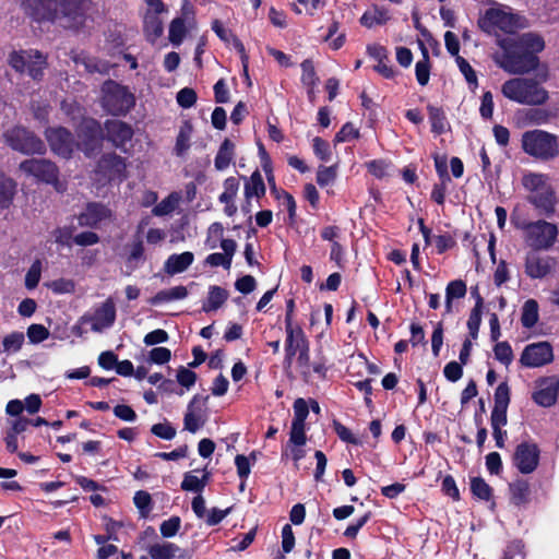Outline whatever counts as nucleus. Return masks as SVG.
Listing matches in <instances>:
<instances>
[{"mask_svg":"<svg viewBox=\"0 0 559 559\" xmlns=\"http://www.w3.org/2000/svg\"><path fill=\"white\" fill-rule=\"evenodd\" d=\"M24 12L37 22H63L66 27L83 25L91 0H19Z\"/></svg>","mask_w":559,"mask_h":559,"instance_id":"f257e3e1","label":"nucleus"},{"mask_svg":"<svg viewBox=\"0 0 559 559\" xmlns=\"http://www.w3.org/2000/svg\"><path fill=\"white\" fill-rule=\"evenodd\" d=\"M521 183L527 192L526 200L539 214L551 216L556 211V191L547 174L525 170Z\"/></svg>","mask_w":559,"mask_h":559,"instance_id":"f03ea898","label":"nucleus"},{"mask_svg":"<svg viewBox=\"0 0 559 559\" xmlns=\"http://www.w3.org/2000/svg\"><path fill=\"white\" fill-rule=\"evenodd\" d=\"M503 96L512 102L536 106L548 99V92L535 79L515 78L506 81L501 86Z\"/></svg>","mask_w":559,"mask_h":559,"instance_id":"7ed1b4c3","label":"nucleus"},{"mask_svg":"<svg viewBox=\"0 0 559 559\" xmlns=\"http://www.w3.org/2000/svg\"><path fill=\"white\" fill-rule=\"evenodd\" d=\"M511 222L515 228L523 230L524 241L533 250H548L557 241L559 231L558 227L552 223L544 219L524 222L513 216Z\"/></svg>","mask_w":559,"mask_h":559,"instance_id":"20e7f679","label":"nucleus"},{"mask_svg":"<svg viewBox=\"0 0 559 559\" xmlns=\"http://www.w3.org/2000/svg\"><path fill=\"white\" fill-rule=\"evenodd\" d=\"M521 146L524 153L542 162L555 159L559 155L558 138L539 129L525 131Z\"/></svg>","mask_w":559,"mask_h":559,"instance_id":"39448f33","label":"nucleus"},{"mask_svg":"<svg viewBox=\"0 0 559 559\" xmlns=\"http://www.w3.org/2000/svg\"><path fill=\"white\" fill-rule=\"evenodd\" d=\"M501 47L503 48V52L497 56L495 60L506 72L511 74H524L538 67V57L519 48L513 40H503Z\"/></svg>","mask_w":559,"mask_h":559,"instance_id":"423d86ee","label":"nucleus"},{"mask_svg":"<svg viewBox=\"0 0 559 559\" xmlns=\"http://www.w3.org/2000/svg\"><path fill=\"white\" fill-rule=\"evenodd\" d=\"M102 92L103 107L114 116L126 115L135 105L134 95L127 87L114 81L105 82Z\"/></svg>","mask_w":559,"mask_h":559,"instance_id":"0eeeda50","label":"nucleus"},{"mask_svg":"<svg viewBox=\"0 0 559 559\" xmlns=\"http://www.w3.org/2000/svg\"><path fill=\"white\" fill-rule=\"evenodd\" d=\"M9 64L16 72L27 73L34 80H41L47 60L40 51L28 49L11 52Z\"/></svg>","mask_w":559,"mask_h":559,"instance_id":"6e6552de","label":"nucleus"},{"mask_svg":"<svg viewBox=\"0 0 559 559\" xmlns=\"http://www.w3.org/2000/svg\"><path fill=\"white\" fill-rule=\"evenodd\" d=\"M3 138L12 150L22 154H44L46 151L45 143L23 127H14L7 130Z\"/></svg>","mask_w":559,"mask_h":559,"instance_id":"1a4fd4ad","label":"nucleus"},{"mask_svg":"<svg viewBox=\"0 0 559 559\" xmlns=\"http://www.w3.org/2000/svg\"><path fill=\"white\" fill-rule=\"evenodd\" d=\"M516 16L511 12L501 8H490L479 19L478 25L488 34L495 33L497 29L511 33L516 26Z\"/></svg>","mask_w":559,"mask_h":559,"instance_id":"9d476101","label":"nucleus"},{"mask_svg":"<svg viewBox=\"0 0 559 559\" xmlns=\"http://www.w3.org/2000/svg\"><path fill=\"white\" fill-rule=\"evenodd\" d=\"M207 396L194 395L187 406L183 417L185 430L195 433L207 421Z\"/></svg>","mask_w":559,"mask_h":559,"instance_id":"9b49d317","label":"nucleus"},{"mask_svg":"<svg viewBox=\"0 0 559 559\" xmlns=\"http://www.w3.org/2000/svg\"><path fill=\"white\" fill-rule=\"evenodd\" d=\"M20 169L47 183H55L59 174L57 166L44 158L26 159L20 164Z\"/></svg>","mask_w":559,"mask_h":559,"instance_id":"f8f14e48","label":"nucleus"},{"mask_svg":"<svg viewBox=\"0 0 559 559\" xmlns=\"http://www.w3.org/2000/svg\"><path fill=\"white\" fill-rule=\"evenodd\" d=\"M116 320V308L111 298H108L103 305L96 309L93 314H84L81 323H90L94 332H103L110 328Z\"/></svg>","mask_w":559,"mask_h":559,"instance_id":"ddd939ff","label":"nucleus"},{"mask_svg":"<svg viewBox=\"0 0 559 559\" xmlns=\"http://www.w3.org/2000/svg\"><path fill=\"white\" fill-rule=\"evenodd\" d=\"M513 462L522 474H531L538 466L539 449L533 442L520 443L514 452Z\"/></svg>","mask_w":559,"mask_h":559,"instance_id":"4468645a","label":"nucleus"},{"mask_svg":"<svg viewBox=\"0 0 559 559\" xmlns=\"http://www.w3.org/2000/svg\"><path fill=\"white\" fill-rule=\"evenodd\" d=\"M554 358L552 348L547 342L527 345L520 358L523 366L528 368L542 367Z\"/></svg>","mask_w":559,"mask_h":559,"instance_id":"2eb2a0df","label":"nucleus"},{"mask_svg":"<svg viewBox=\"0 0 559 559\" xmlns=\"http://www.w3.org/2000/svg\"><path fill=\"white\" fill-rule=\"evenodd\" d=\"M537 250L528 252L525 257V274L532 280L546 277L555 267L556 261L549 255H540Z\"/></svg>","mask_w":559,"mask_h":559,"instance_id":"dca6fc26","label":"nucleus"},{"mask_svg":"<svg viewBox=\"0 0 559 559\" xmlns=\"http://www.w3.org/2000/svg\"><path fill=\"white\" fill-rule=\"evenodd\" d=\"M46 139L52 152L66 158L71 156L76 145L72 134L62 127L47 129Z\"/></svg>","mask_w":559,"mask_h":559,"instance_id":"f3484780","label":"nucleus"},{"mask_svg":"<svg viewBox=\"0 0 559 559\" xmlns=\"http://www.w3.org/2000/svg\"><path fill=\"white\" fill-rule=\"evenodd\" d=\"M79 136L82 139L78 143L86 154H90L99 146L102 141V128L98 121L92 118L83 119L79 129Z\"/></svg>","mask_w":559,"mask_h":559,"instance_id":"a211bd4d","label":"nucleus"},{"mask_svg":"<svg viewBox=\"0 0 559 559\" xmlns=\"http://www.w3.org/2000/svg\"><path fill=\"white\" fill-rule=\"evenodd\" d=\"M559 380L556 377H547L536 382V391L533 400L543 407L554 405L558 397Z\"/></svg>","mask_w":559,"mask_h":559,"instance_id":"6ab92c4d","label":"nucleus"},{"mask_svg":"<svg viewBox=\"0 0 559 559\" xmlns=\"http://www.w3.org/2000/svg\"><path fill=\"white\" fill-rule=\"evenodd\" d=\"M105 130L108 141L117 147L123 146L133 136L132 128L119 120H107Z\"/></svg>","mask_w":559,"mask_h":559,"instance_id":"aec40b11","label":"nucleus"},{"mask_svg":"<svg viewBox=\"0 0 559 559\" xmlns=\"http://www.w3.org/2000/svg\"><path fill=\"white\" fill-rule=\"evenodd\" d=\"M111 218V211L100 203H90L79 216L81 226L96 227L100 223Z\"/></svg>","mask_w":559,"mask_h":559,"instance_id":"412c9836","label":"nucleus"},{"mask_svg":"<svg viewBox=\"0 0 559 559\" xmlns=\"http://www.w3.org/2000/svg\"><path fill=\"white\" fill-rule=\"evenodd\" d=\"M126 167L124 159L116 154L105 155L98 163L99 171L104 173L109 180L126 178Z\"/></svg>","mask_w":559,"mask_h":559,"instance_id":"4be33fe9","label":"nucleus"},{"mask_svg":"<svg viewBox=\"0 0 559 559\" xmlns=\"http://www.w3.org/2000/svg\"><path fill=\"white\" fill-rule=\"evenodd\" d=\"M285 330L287 334L285 343L286 360L290 364L292 358L296 356L297 352L308 347L309 343L301 328L288 326Z\"/></svg>","mask_w":559,"mask_h":559,"instance_id":"5701e85b","label":"nucleus"},{"mask_svg":"<svg viewBox=\"0 0 559 559\" xmlns=\"http://www.w3.org/2000/svg\"><path fill=\"white\" fill-rule=\"evenodd\" d=\"M193 260L194 255L190 251L171 254L164 264V271L169 275L182 273L193 263Z\"/></svg>","mask_w":559,"mask_h":559,"instance_id":"b1692460","label":"nucleus"},{"mask_svg":"<svg viewBox=\"0 0 559 559\" xmlns=\"http://www.w3.org/2000/svg\"><path fill=\"white\" fill-rule=\"evenodd\" d=\"M519 48H522L527 53H533L537 56L545 47L544 39L534 33H525L514 39H512Z\"/></svg>","mask_w":559,"mask_h":559,"instance_id":"393cba45","label":"nucleus"},{"mask_svg":"<svg viewBox=\"0 0 559 559\" xmlns=\"http://www.w3.org/2000/svg\"><path fill=\"white\" fill-rule=\"evenodd\" d=\"M390 20V13L385 8L373 5L360 17L361 25L371 28L376 25H383Z\"/></svg>","mask_w":559,"mask_h":559,"instance_id":"a878e982","label":"nucleus"},{"mask_svg":"<svg viewBox=\"0 0 559 559\" xmlns=\"http://www.w3.org/2000/svg\"><path fill=\"white\" fill-rule=\"evenodd\" d=\"M228 298V292L219 286L213 285L209 288V295L203 302L202 310L212 312L221 308Z\"/></svg>","mask_w":559,"mask_h":559,"instance_id":"bb28decb","label":"nucleus"},{"mask_svg":"<svg viewBox=\"0 0 559 559\" xmlns=\"http://www.w3.org/2000/svg\"><path fill=\"white\" fill-rule=\"evenodd\" d=\"M188 296V290L185 286H175L169 289L159 290L155 296L150 299L151 305H159L174 300L185 299Z\"/></svg>","mask_w":559,"mask_h":559,"instance_id":"cd10ccee","label":"nucleus"},{"mask_svg":"<svg viewBox=\"0 0 559 559\" xmlns=\"http://www.w3.org/2000/svg\"><path fill=\"white\" fill-rule=\"evenodd\" d=\"M159 13L148 11L144 16V32L147 39L154 43L163 34V23Z\"/></svg>","mask_w":559,"mask_h":559,"instance_id":"c85d7f7f","label":"nucleus"},{"mask_svg":"<svg viewBox=\"0 0 559 559\" xmlns=\"http://www.w3.org/2000/svg\"><path fill=\"white\" fill-rule=\"evenodd\" d=\"M152 559H174L180 552V548L173 543L153 544L147 548Z\"/></svg>","mask_w":559,"mask_h":559,"instance_id":"c756f323","label":"nucleus"},{"mask_svg":"<svg viewBox=\"0 0 559 559\" xmlns=\"http://www.w3.org/2000/svg\"><path fill=\"white\" fill-rule=\"evenodd\" d=\"M16 192V183L7 177H0V213L10 207Z\"/></svg>","mask_w":559,"mask_h":559,"instance_id":"7c9ffc66","label":"nucleus"},{"mask_svg":"<svg viewBox=\"0 0 559 559\" xmlns=\"http://www.w3.org/2000/svg\"><path fill=\"white\" fill-rule=\"evenodd\" d=\"M193 132L192 124L189 121H185L180 127L175 145V154L177 156H183L190 148V140Z\"/></svg>","mask_w":559,"mask_h":559,"instance_id":"2f4dec72","label":"nucleus"},{"mask_svg":"<svg viewBox=\"0 0 559 559\" xmlns=\"http://www.w3.org/2000/svg\"><path fill=\"white\" fill-rule=\"evenodd\" d=\"M466 294V284L461 280L452 281L445 288V313L452 312V301L463 298Z\"/></svg>","mask_w":559,"mask_h":559,"instance_id":"473e14b6","label":"nucleus"},{"mask_svg":"<svg viewBox=\"0 0 559 559\" xmlns=\"http://www.w3.org/2000/svg\"><path fill=\"white\" fill-rule=\"evenodd\" d=\"M265 193V185L261 174L255 170L245 185V197L247 200L251 198H261Z\"/></svg>","mask_w":559,"mask_h":559,"instance_id":"72a5a7b5","label":"nucleus"},{"mask_svg":"<svg viewBox=\"0 0 559 559\" xmlns=\"http://www.w3.org/2000/svg\"><path fill=\"white\" fill-rule=\"evenodd\" d=\"M483 298L479 294L476 295V304L472 309L471 314L467 320V328L471 336L475 340L477 338L479 326L481 323V308H483Z\"/></svg>","mask_w":559,"mask_h":559,"instance_id":"f704fd0d","label":"nucleus"},{"mask_svg":"<svg viewBox=\"0 0 559 559\" xmlns=\"http://www.w3.org/2000/svg\"><path fill=\"white\" fill-rule=\"evenodd\" d=\"M233 155H234V144L229 140L226 139L222 143V145L215 156V160H214L215 168L217 170L226 169L233 159Z\"/></svg>","mask_w":559,"mask_h":559,"instance_id":"c9c22d12","label":"nucleus"},{"mask_svg":"<svg viewBox=\"0 0 559 559\" xmlns=\"http://www.w3.org/2000/svg\"><path fill=\"white\" fill-rule=\"evenodd\" d=\"M180 202V194L177 192L170 193L167 198L162 200L152 210L153 215L155 216H165L173 213Z\"/></svg>","mask_w":559,"mask_h":559,"instance_id":"e433bc0d","label":"nucleus"},{"mask_svg":"<svg viewBox=\"0 0 559 559\" xmlns=\"http://www.w3.org/2000/svg\"><path fill=\"white\" fill-rule=\"evenodd\" d=\"M538 321V304L534 299L525 301L522 309L521 322L525 328H533Z\"/></svg>","mask_w":559,"mask_h":559,"instance_id":"4c0bfd02","label":"nucleus"},{"mask_svg":"<svg viewBox=\"0 0 559 559\" xmlns=\"http://www.w3.org/2000/svg\"><path fill=\"white\" fill-rule=\"evenodd\" d=\"M427 110L431 122L432 132L437 134L443 133L447 127V118L443 110L432 105H428Z\"/></svg>","mask_w":559,"mask_h":559,"instance_id":"58836bf2","label":"nucleus"},{"mask_svg":"<svg viewBox=\"0 0 559 559\" xmlns=\"http://www.w3.org/2000/svg\"><path fill=\"white\" fill-rule=\"evenodd\" d=\"M25 341V336L23 332L14 331L10 334L5 335L2 340L3 353L7 354H15L17 353Z\"/></svg>","mask_w":559,"mask_h":559,"instance_id":"ea45409f","label":"nucleus"},{"mask_svg":"<svg viewBox=\"0 0 559 559\" xmlns=\"http://www.w3.org/2000/svg\"><path fill=\"white\" fill-rule=\"evenodd\" d=\"M207 474L205 473L202 478L198 476L186 473L183 476V480L181 483V489L186 491L201 492L206 486Z\"/></svg>","mask_w":559,"mask_h":559,"instance_id":"a19ab883","label":"nucleus"},{"mask_svg":"<svg viewBox=\"0 0 559 559\" xmlns=\"http://www.w3.org/2000/svg\"><path fill=\"white\" fill-rule=\"evenodd\" d=\"M239 190V181L235 177H228L224 181V191L218 197L221 203L234 202Z\"/></svg>","mask_w":559,"mask_h":559,"instance_id":"79ce46f5","label":"nucleus"},{"mask_svg":"<svg viewBox=\"0 0 559 559\" xmlns=\"http://www.w3.org/2000/svg\"><path fill=\"white\" fill-rule=\"evenodd\" d=\"M471 490L474 496L486 501H488L492 495L490 486L481 477L471 479Z\"/></svg>","mask_w":559,"mask_h":559,"instance_id":"37998d69","label":"nucleus"},{"mask_svg":"<svg viewBox=\"0 0 559 559\" xmlns=\"http://www.w3.org/2000/svg\"><path fill=\"white\" fill-rule=\"evenodd\" d=\"M186 35L185 21L181 17H177L171 21L169 25V40L173 45H180Z\"/></svg>","mask_w":559,"mask_h":559,"instance_id":"c03bdc74","label":"nucleus"},{"mask_svg":"<svg viewBox=\"0 0 559 559\" xmlns=\"http://www.w3.org/2000/svg\"><path fill=\"white\" fill-rule=\"evenodd\" d=\"M424 59L415 66L416 79L420 85H426L429 81V56L425 47H423Z\"/></svg>","mask_w":559,"mask_h":559,"instance_id":"a18cd8bd","label":"nucleus"},{"mask_svg":"<svg viewBox=\"0 0 559 559\" xmlns=\"http://www.w3.org/2000/svg\"><path fill=\"white\" fill-rule=\"evenodd\" d=\"M495 357L501 364L509 366L513 360V352L508 342H499L493 347Z\"/></svg>","mask_w":559,"mask_h":559,"instance_id":"49530a36","label":"nucleus"},{"mask_svg":"<svg viewBox=\"0 0 559 559\" xmlns=\"http://www.w3.org/2000/svg\"><path fill=\"white\" fill-rule=\"evenodd\" d=\"M510 403V389L507 382H501L495 391V408H507Z\"/></svg>","mask_w":559,"mask_h":559,"instance_id":"de8ad7c7","label":"nucleus"},{"mask_svg":"<svg viewBox=\"0 0 559 559\" xmlns=\"http://www.w3.org/2000/svg\"><path fill=\"white\" fill-rule=\"evenodd\" d=\"M135 507L140 510L142 516H146L152 509V498L146 491H136L133 497Z\"/></svg>","mask_w":559,"mask_h":559,"instance_id":"09e8293b","label":"nucleus"},{"mask_svg":"<svg viewBox=\"0 0 559 559\" xmlns=\"http://www.w3.org/2000/svg\"><path fill=\"white\" fill-rule=\"evenodd\" d=\"M336 179V166H320L317 171V183L320 187H326Z\"/></svg>","mask_w":559,"mask_h":559,"instance_id":"8fccbe9b","label":"nucleus"},{"mask_svg":"<svg viewBox=\"0 0 559 559\" xmlns=\"http://www.w3.org/2000/svg\"><path fill=\"white\" fill-rule=\"evenodd\" d=\"M294 419L292 423L304 424L309 415V405L302 397L295 400L294 402Z\"/></svg>","mask_w":559,"mask_h":559,"instance_id":"3c124183","label":"nucleus"},{"mask_svg":"<svg viewBox=\"0 0 559 559\" xmlns=\"http://www.w3.org/2000/svg\"><path fill=\"white\" fill-rule=\"evenodd\" d=\"M301 81L306 86L313 87L317 84L318 78L316 74L314 66L311 60H305L301 63Z\"/></svg>","mask_w":559,"mask_h":559,"instance_id":"603ef678","label":"nucleus"},{"mask_svg":"<svg viewBox=\"0 0 559 559\" xmlns=\"http://www.w3.org/2000/svg\"><path fill=\"white\" fill-rule=\"evenodd\" d=\"M49 331L43 324H31L27 329V337L31 343L38 344L47 340Z\"/></svg>","mask_w":559,"mask_h":559,"instance_id":"864d4df0","label":"nucleus"},{"mask_svg":"<svg viewBox=\"0 0 559 559\" xmlns=\"http://www.w3.org/2000/svg\"><path fill=\"white\" fill-rule=\"evenodd\" d=\"M181 526V520L179 516H171L170 519L162 522L160 534L165 538L175 536Z\"/></svg>","mask_w":559,"mask_h":559,"instance_id":"5fc2aeb1","label":"nucleus"},{"mask_svg":"<svg viewBox=\"0 0 559 559\" xmlns=\"http://www.w3.org/2000/svg\"><path fill=\"white\" fill-rule=\"evenodd\" d=\"M312 147L316 156L323 162H329L331 159V148L330 144L323 139L317 136L312 140Z\"/></svg>","mask_w":559,"mask_h":559,"instance_id":"6e6d98bb","label":"nucleus"},{"mask_svg":"<svg viewBox=\"0 0 559 559\" xmlns=\"http://www.w3.org/2000/svg\"><path fill=\"white\" fill-rule=\"evenodd\" d=\"M151 432L164 440H173L176 437V429L167 421L153 425Z\"/></svg>","mask_w":559,"mask_h":559,"instance_id":"4d7b16f0","label":"nucleus"},{"mask_svg":"<svg viewBox=\"0 0 559 559\" xmlns=\"http://www.w3.org/2000/svg\"><path fill=\"white\" fill-rule=\"evenodd\" d=\"M512 500L515 504L524 503L528 496V485L525 481H516L510 487Z\"/></svg>","mask_w":559,"mask_h":559,"instance_id":"13d9d810","label":"nucleus"},{"mask_svg":"<svg viewBox=\"0 0 559 559\" xmlns=\"http://www.w3.org/2000/svg\"><path fill=\"white\" fill-rule=\"evenodd\" d=\"M359 136V130L350 122L345 123L342 129L336 133L334 141L336 143L348 142Z\"/></svg>","mask_w":559,"mask_h":559,"instance_id":"bf43d9fd","label":"nucleus"},{"mask_svg":"<svg viewBox=\"0 0 559 559\" xmlns=\"http://www.w3.org/2000/svg\"><path fill=\"white\" fill-rule=\"evenodd\" d=\"M40 272H41V264L37 260L35 261L31 267L28 269L26 275H25V286L28 289L35 288L40 280Z\"/></svg>","mask_w":559,"mask_h":559,"instance_id":"052dcab7","label":"nucleus"},{"mask_svg":"<svg viewBox=\"0 0 559 559\" xmlns=\"http://www.w3.org/2000/svg\"><path fill=\"white\" fill-rule=\"evenodd\" d=\"M197 102V93L190 87H185L177 93V103L182 108H191Z\"/></svg>","mask_w":559,"mask_h":559,"instance_id":"680f3d73","label":"nucleus"},{"mask_svg":"<svg viewBox=\"0 0 559 559\" xmlns=\"http://www.w3.org/2000/svg\"><path fill=\"white\" fill-rule=\"evenodd\" d=\"M289 441H290V443H293L297 447H302L306 444L307 437H306L304 424L292 423Z\"/></svg>","mask_w":559,"mask_h":559,"instance_id":"e2e57ef3","label":"nucleus"},{"mask_svg":"<svg viewBox=\"0 0 559 559\" xmlns=\"http://www.w3.org/2000/svg\"><path fill=\"white\" fill-rule=\"evenodd\" d=\"M177 381L180 385L190 389L197 381V373L190 368L181 366L177 371Z\"/></svg>","mask_w":559,"mask_h":559,"instance_id":"0e129e2a","label":"nucleus"},{"mask_svg":"<svg viewBox=\"0 0 559 559\" xmlns=\"http://www.w3.org/2000/svg\"><path fill=\"white\" fill-rule=\"evenodd\" d=\"M457 67L469 84L477 85V76L471 64L461 56L455 59Z\"/></svg>","mask_w":559,"mask_h":559,"instance_id":"69168bd1","label":"nucleus"},{"mask_svg":"<svg viewBox=\"0 0 559 559\" xmlns=\"http://www.w3.org/2000/svg\"><path fill=\"white\" fill-rule=\"evenodd\" d=\"M443 373H444V377L449 381H451V382L459 381L463 376L462 364H459L456 361L448 362L443 369Z\"/></svg>","mask_w":559,"mask_h":559,"instance_id":"338daca9","label":"nucleus"},{"mask_svg":"<svg viewBox=\"0 0 559 559\" xmlns=\"http://www.w3.org/2000/svg\"><path fill=\"white\" fill-rule=\"evenodd\" d=\"M205 263L214 267L223 266L225 270H229L231 266L230 258L219 252L209 254L205 259Z\"/></svg>","mask_w":559,"mask_h":559,"instance_id":"774afa93","label":"nucleus"}]
</instances>
